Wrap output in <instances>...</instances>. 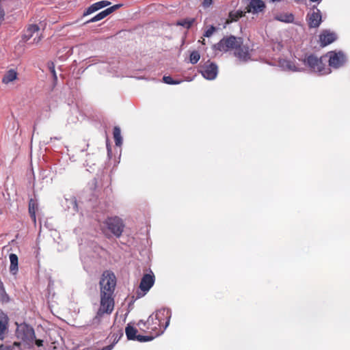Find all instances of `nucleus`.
<instances>
[{"label": "nucleus", "mask_w": 350, "mask_h": 350, "mask_svg": "<svg viewBox=\"0 0 350 350\" xmlns=\"http://www.w3.org/2000/svg\"><path fill=\"white\" fill-rule=\"evenodd\" d=\"M116 286V278L109 270L103 271L99 282L100 308L93 319V323H98L104 314H111L114 308L113 293Z\"/></svg>", "instance_id": "f257e3e1"}, {"label": "nucleus", "mask_w": 350, "mask_h": 350, "mask_svg": "<svg viewBox=\"0 0 350 350\" xmlns=\"http://www.w3.org/2000/svg\"><path fill=\"white\" fill-rule=\"evenodd\" d=\"M304 64L308 66L312 72H316L319 75H325L331 73V68L325 64L324 56L318 57L313 54H310L305 57Z\"/></svg>", "instance_id": "f03ea898"}, {"label": "nucleus", "mask_w": 350, "mask_h": 350, "mask_svg": "<svg viewBox=\"0 0 350 350\" xmlns=\"http://www.w3.org/2000/svg\"><path fill=\"white\" fill-rule=\"evenodd\" d=\"M16 336L17 338L23 341L21 343L22 350L26 347L31 348L33 346L35 339V332L33 328L27 323H16Z\"/></svg>", "instance_id": "7ed1b4c3"}, {"label": "nucleus", "mask_w": 350, "mask_h": 350, "mask_svg": "<svg viewBox=\"0 0 350 350\" xmlns=\"http://www.w3.org/2000/svg\"><path fill=\"white\" fill-rule=\"evenodd\" d=\"M103 230L107 234L106 230L110 232L117 238L120 237L124 230V224L122 219L118 217H107L103 223Z\"/></svg>", "instance_id": "20e7f679"}, {"label": "nucleus", "mask_w": 350, "mask_h": 350, "mask_svg": "<svg viewBox=\"0 0 350 350\" xmlns=\"http://www.w3.org/2000/svg\"><path fill=\"white\" fill-rule=\"evenodd\" d=\"M241 39L237 38L234 36L223 38L219 42L213 46L215 51L226 52L230 49H234L241 44Z\"/></svg>", "instance_id": "39448f33"}, {"label": "nucleus", "mask_w": 350, "mask_h": 350, "mask_svg": "<svg viewBox=\"0 0 350 350\" xmlns=\"http://www.w3.org/2000/svg\"><path fill=\"white\" fill-rule=\"evenodd\" d=\"M326 60L328 58L329 68H339L342 66L346 62V56L345 53L341 51H331L326 53L324 56Z\"/></svg>", "instance_id": "423d86ee"}, {"label": "nucleus", "mask_w": 350, "mask_h": 350, "mask_svg": "<svg viewBox=\"0 0 350 350\" xmlns=\"http://www.w3.org/2000/svg\"><path fill=\"white\" fill-rule=\"evenodd\" d=\"M199 72L204 79L212 81L218 75V66L215 62L207 60L200 65Z\"/></svg>", "instance_id": "0eeeda50"}, {"label": "nucleus", "mask_w": 350, "mask_h": 350, "mask_svg": "<svg viewBox=\"0 0 350 350\" xmlns=\"http://www.w3.org/2000/svg\"><path fill=\"white\" fill-rule=\"evenodd\" d=\"M171 317L172 311L167 308H163L155 312V320L157 321V325H161L162 321L165 319L166 320L165 325L163 326V329L161 331V334L169 326Z\"/></svg>", "instance_id": "6e6552de"}, {"label": "nucleus", "mask_w": 350, "mask_h": 350, "mask_svg": "<svg viewBox=\"0 0 350 350\" xmlns=\"http://www.w3.org/2000/svg\"><path fill=\"white\" fill-rule=\"evenodd\" d=\"M306 20L310 28H317L322 22V15L321 11L314 5L312 11L308 13Z\"/></svg>", "instance_id": "1a4fd4ad"}, {"label": "nucleus", "mask_w": 350, "mask_h": 350, "mask_svg": "<svg viewBox=\"0 0 350 350\" xmlns=\"http://www.w3.org/2000/svg\"><path fill=\"white\" fill-rule=\"evenodd\" d=\"M338 38V35L336 32L330 29H323L319 35V42L321 46H326Z\"/></svg>", "instance_id": "9d476101"}, {"label": "nucleus", "mask_w": 350, "mask_h": 350, "mask_svg": "<svg viewBox=\"0 0 350 350\" xmlns=\"http://www.w3.org/2000/svg\"><path fill=\"white\" fill-rule=\"evenodd\" d=\"M122 6V4H116L111 7H109L106 8L105 10L101 11L100 12L98 13L96 15H95L94 17L91 18L90 20L87 21L85 23H95L97 21H99L114 11L117 10L120 8Z\"/></svg>", "instance_id": "9b49d317"}, {"label": "nucleus", "mask_w": 350, "mask_h": 350, "mask_svg": "<svg viewBox=\"0 0 350 350\" xmlns=\"http://www.w3.org/2000/svg\"><path fill=\"white\" fill-rule=\"evenodd\" d=\"M154 275L152 273H146L142 278L139 284V288L142 291L146 293L152 288V286L154 285Z\"/></svg>", "instance_id": "f8f14e48"}, {"label": "nucleus", "mask_w": 350, "mask_h": 350, "mask_svg": "<svg viewBox=\"0 0 350 350\" xmlns=\"http://www.w3.org/2000/svg\"><path fill=\"white\" fill-rule=\"evenodd\" d=\"M249 7L250 8V12L252 14H256L260 12H262L266 5L263 1L262 0H249Z\"/></svg>", "instance_id": "ddd939ff"}, {"label": "nucleus", "mask_w": 350, "mask_h": 350, "mask_svg": "<svg viewBox=\"0 0 350 350\" xmlns=\"http://www.w3.org/2000/svg\"><path fill=\"white\" fill-rule=\"evenodd\" d=\"M280 67L285 71L301 72L302 68H297L294 62L288 59H282L279 62Z\"/></svg>", "instance_id": "4468645a"}, {"label": "nucleus", "mask_w": 350, "mask_h": 350, "mask_svg": "<svg viewBox=\"0 0 350 350\" xmlns=\"http://www.w3.org/2000/svg\"><path fill=\"white\" fill-rule=\"evenodd\" d=\"M40 28L37 25H30L25 31L23 35V40L25 42L29 40L35 33H39Z\"/></svg>", "instance_id": "2eb2a0df"}, {"label": "nucleus", "mask_w": 350, "mask_h": 350, "mask_svg": "<svg viewBox=\"0 0 350 350\" xmlns=\"http://www.w3.org/2000/svg\"><path fill=\"white\" fill-rule=\"evenodd\" d=\"M294 19L295 17L292 13H278L274 16V20L285 23H291Z\"/></svg>", "instance_id": "dca6fc26"}, {"label": "nucleus", "mask_w": 350, "mask_h": 350, "mask_svg": "<svg viewBox=\"0 0 350 350\" xmlns=\"http://www.w3.org/2000/svg\"><path fill=\"white\" fill-rule=\"evenodd\" d=\"M8 317L5 313L0 310V338L3 339L5 332L7 329Z\"/></svg>", "instance_id": "f3484780"}, {"label": "nucleus", "mask_w": 350, "mask_h": 350, "mask_svg": "<svg viewBox=\"0 0 350 350\" xmlns=\"http://www.w3.org/2000/svg\"><path fill=\"white\" fill-rule=\"evenodd\" d=\"M10 266V271L12 274L15 275L18 269V258L16 254H10L9 256Z\"/></svg>", "instance_id": "a211bd4d"}, {"label": "nucleus", "mask_w": 350, "mask_h": 350, "mask_svg": "<svg viewBox=\"0 0 350 350\" xmlns=\"http://www.w3.org/2000/svg\"><path fill=\"white\" fill-rule=\"evenodd\" d=\"M137 329L131 323H128L125 328V334L129 340H135L138 334Z\"/></svg>", "instance_id": "6ab92c4d"}, {"label": "nucleus", "mask_w": 350, "mask_h": 350, "mask_svg": "<svg viewBox=\"0 0 350 350\" xmlns=\"http://www.w3.org/2000/svg\"><path fill=\"white\" fill-rule=\"evenodd\" d=\"M17 77V72L14 69H10L8 70L2 78V82L5 84H8L12 82Z\"/></svg>", "instance_id": "aec40b11"}, {"label": "nucleus", "mask_w": 350, "mask_h": 350, "mask_svg": "<svg viewBox=\"0 0 350 350\" xmlns=\"http://www.w3.org/2000/svg\"><path fill=\"white\" fill-rule=\"evenodd\" d=\"M113 135L116 146H120L122 144V137L121 136V130L118 126L113 128Z\"/></svg>", "instance_id": "412c9836"}, {"label": "nucleus", "mask_w": 350, "mask_h": 350, "mask_svg": "<svg viewBox=\"0 0 350 350\" xmlns=\"http://www.w3.org/2000/svg\"><path fill=\"white\" fill-rule=\"evenodd\" d=\"M234 49L236 50L234 53L235 55L240 59L245 61L249 58L248 51L241 48V45Z\"/></svg>", "instance_id": "4be33fe9"}, {"label": "nucleus", "mask_w": 350, "mask_h": 350, "mask_svg": "<svg viewBox=\"0 0 350 350\" xmlns=\"http://www.w3.org/2000/svg\"><path fill=\"white\" fill-rule=\"evenodd\" d=\"M68 209H72L74 212L78 211V206L77 199L74 196H70L69 198H65Z\"/></svg>", "instance_id": "5701e85b"}, {"label": "nucleus", "mask_w": 350, "mask_h": 350, "mask_svg": "<svg viewBox=\"0 0 350 350\" xmlns=\"http://www.w3.org/2000/svg\"><path fill=\"white\" fill-rule=\"evenodd\" d=\"M0 350H22L21 342H14L12 345H1Z\"/></svg>", "instance_id": "b1692460"}, {"label": "nucleus", "mask_w": 350, "mask_h": 350, "mask_svg": "<svg viewBox=\"0 0 350 350\" xmlns=\"http://www.w3.org/2000/svg\"><path fill=\"white\" fill-rule=\"evenodd\" d=\"M194 18H184L177 22V25L186 29H189L194 23Z\"/></svg>", "instance_id": "393cba45"}, {"label": "nucleus", "mask_w": 350, "mask_h": 350, "mask_svg": "<svg viewBox=\"0 0 350 350\" xmlns=\"http://www.w3.org/2000/svg\"><path fill=\"white\" fill-rule=\"evenodd\" d=\"M36 202L33 199H31L29 202V213L30 217L34 221H36Z\"/></svg>", "instance_id": "a878e982"}, {"label": "nucleus", "mask_w": 350, "mask_h": 350, "mask_svg": "<svg viewBox=\"0 0 350 350\" xmlns=\"http://www.w3.org/2000/svg\"><path fill=\"white\" fill-rule=\"evenodd\" d=\"M200 59V53L198 51H193L189 55V62L196 64Z\"/></svg>", "instance_id": "bb28decb"}, {"label": "nucleus", "mask_w": 350, "mask_h": 350, "mask_svg": "<svg viewBox=\"0 0 350 350\" xmlns=\"http://www.w3.org/2000/svg\"><path fill=\"white\" fill-rule=\"evenodd\" d=\"M98 10H99V9L98 8L96 4L94 3L85 9L83 14V16H88Z\"/></svg>", "instance_id": "cd10ccee"}, {"label": "nucleus", "mask_w": 350, "mask_h": 350, "mask_svg": "<svg viewBox=\"0 0 350 350\" xmlns=\"http://www.w3.org/2000/svg\"><path fill=\"white\" fill-rule=\"evenodd\" d=\"M157 321L155 320V313L152 314L149 316L148 320H147V324L148 326L152 325V327L151 329L157 328V326L161 327V325H157L156 323Z\"/></svg>", "instance_id": "c85d7f7f"}, {"label": "nucleus", "mask_w": 350, "mask_h": 350, "mask_svg": "<svg viewBox=\"0 0 350 350\" xmlns=\"http://www.w3.org/2000/svg\"><path fill=\"white\" fill-rule=\"evenodd\" d=\"M243 16L242 11L237 10L235 12H230L229 13V18L232 21H237Z\"/></svg>", "instance_id": "c756f323"}, {"label": "nucleus", "mask_w": 350, "mask_h": 350, "mask_svg": "<svg viewBox=\"0 0 350 350\" xmlns=\"http://www.w3.org/2000/svg\"><path fill=\"white\" fill-rule=\"evenodd\" d=\"M163 81L165 83L169 84V85H178L181 83V81L180 80H174L170 76H164L163 77Z\"/></svg>", "instance_id": "7c9ffc66"}, {"label": "nucleus", "mask_w": 350, "mask_h": 350, "mask_svg": "<svg viewBox=\"0 0 350 350\" xmlns=\"http://www.w3.org/2000/svg\"><path fill=\"white\" fill-rule=\"evenodd\" d=\"M154 336H144L138 334L135 340L140 342H146L148 341H151L154 339Z\"/></svg>", "instance_id": "2f4dec72"}, {"label": "nucleus", "mask_w": 350, "mask_h": 350, "mask_svg": "<svg viewBox=\"0 0 350 350\" xmlns=\"http://www.w3.org/2000/svg\"><path fill=\"white\" fill-rule=\"evenodd\" d=\"M216 28L213 25H211L204 33V36L206 38L211 37L215 31Z\"/></svg>", "instance_id": "473e14b6"}, {"label": "nucleus", "mask_w": 350, "mask_h": 350, "mask_svg": "<svg viewBox=\"0 0 350 350\" xmlns=\"http://www.w3.org/2000/svg\"><path fill=\"white\" fill-rule=\"evenodd\" d=\"M49 68L53 75V78L54 81L56 82L57 81V74H56V72L55 70V65H54L53 62H50L49 64Z\"/></svg>", "instance_id": "72a5a7b5"}, {"label": "nucleus", "mask_w": 350, "mask_h": 350, "mask_svg": "<svg viewBox=\"0 0 350 350\" xmlns=\"http://www.w3.org/2000/svg\"><path fill=\"white\" fill-rule=\"evenodd\" d=\"M99 10L105 8L109 5H111V2L106 0L100 1L95 3Z\"/></svg>", "instance_id": "f704fd0d"}, {"label": "nucleus", "mask_w": 350, "mask_h": 350, "mask_svg": "<svg viewBox=\"0 0 350 350\" xmlns=\"http://www.w3.org/2000/svg\"><path fill=\"white\" fill-rule=\"evenodd\" d=\"M104 70H107L108 72H111V70H109V65L107 63L103 62L99 65V70L101 73H104Z\"/></svg>", "instance_id": "c9c22d12"}, {"label": "nucleus", "mask_w": 350, "mask_h": 350, "mask_svg": "<svg viewBox=\"0 0 350 350\" xmlns=\"http://www.w3.org/2000/svg\"><path fill=\"white\" fill-rule=\"evenodd\" d=\"M123 336L122 332L120 333V336L118 334H113V337L114 338V339H113V342L112 343H114V345L116 344L118 342V340H120V338H121V336Z\"/></svg>", "instance_id": "e433bc0d"}, {"label": "nucleus", "mask_w": 350, "mask_h": 350, "mask_svg": "<svg viewBox=\"0 0 350 350\" xmlns=\"http://www.w3.org/2000/svg\"><path fill=\"white\" fill-rule=\"evenodd\" d=\"M213 3V0H204L202 1V6L204 8H208Z\"/></svg>", "instance_id": "4c0bfd02"}, {"label": "nucleus", "mask_w": 350, "mask_h": 350, "mask_svg": "<svg viewBox=\"0 0 350 350\" xmlns=\"http://www.w3.org/2000/svg\"><path fill=\"white\" fill-rule=\"evenodd\" d=\"M36 344L38 347H42L43 345V340L41 339H36L35 338L33 344Z\"/></svg>", "instance_id": "58836bf2"}, {"label": "nucleus", "mask_w": 350, "mask_h": 350, "mask_svg": "<svg viewBox=\"0 0 350 350\" xmlns=\"http://www.w3.org/2000/svg\"><path fill=\"white\" fill-rule=\"evenodd\" d=\"M114 347V343H111L109 345H107L105 347H103L102 349H100V350H112L113 348Z\"/></svg>", "instance_id": "ea45409f"}, {"label": "nucleus", "mask_w": 350, "mask_h": 350, "mask_svg": "<svg viewBox=\"0 0 350 350\" xmlns=\"http://www.w3.org/2000/svg\"><path fill=\"white\" fill-rule=\"evenodd\" d=\"M40 40H41L40 36H38V34H36V36L33 38L32 43L37 44L40 41Z\"/></svg>", "instance_id": "a19ab883"}, {"label": "nucleus", "mask_w": 350, "mask_h": 350, "mask_svg": "<svg viewBox=\"0 0 350 350\" xmlns=\"http://www.w3.org/2000/svg\"><path fill=\"white\" fill-rule=\"evenodd\" d=\"M0 300H1L2 301H6L8 300V297L6 294L5 295H0Z\"/></svg>", "instance_id": "79ce46f5"}, {"label": "nucleus", "mask_w": 350, "mask_h": 350, "mask_svg": "<svg viewBox=\"0 0 350 350\" xmlns=\"http://www.w3.org/2000/svg\"><path fill=\"white\" fill-rule=\"evenodd\" d=\"M141 324H142V325H148V324H147V321H146V322H145V321H144L143 320H140V321H139L138 325H141Z\"/></svg>", "instance_id": "37998d69"}, {"label": "nucleus", "mask_w": 350, "mask_h": 350, "mask_svg": "<svg viewBox=\"0 0 350 350\" xmlns=\"http://www.w3.org/2000/svg\"><path fill=\"white\" fill-rule=\"evenodd\" d=\"M282 0H270V1L275 3V2H280Z\"/></svg>", "instance_id": "c03bdc74"}, {"label": "nucleus", "mask_w": 350, "mask_h": 350, "mask_svg": "<svg viewBox=\"0 0 350 350\" xmlns=\"http://www.w3.org/2000/svg\"><path fill=\"white\" fill-rule=\"evenodd\" d=\"M310 1H312V2H321L322 0H310Z\"/></svg>", "instance_id": "a18cd8bd"}, {"label": "nucleus", "mask_w": 350, "mask_h": 350, "mask_svg": "<svg viewBox=\"0 0 350 350\" xmlns=\"http://www.w3.org/2000/svg\"><path fill=\"white\" fill-rule=\"evenodd\" d=\"M107 152H108V154H109L111 153V149L107 146Z\"/></svg>", "instance_id": "49530a36"}, {"label": "nucleus", "mask_w": 350, "mask_h": 350, "mask_svg": "<svg viewBox=\"0 0 350 350\" xmlns=\"http://www.w3.org/2000/svg\"><path fill=\"white\" fill-rule=\"evenodd\" d=\"M3 288V283L0 281V288Z\"/></svg>", "instance_id": "de8ad7c7"}, {"label": "nucleus", "mask_w": 350, "mask_h": 350, "mask_svg": "<svg viewBox=\"0 0 350 350\" xmlns=\"http://www.w3.org/2000/svg\"><path fill=\"white\" fill-rule=\"evenodd\" d=\"M301 0H295V2L299 3Z\"/></svg>", "instance_id": "09e8293b"}]
</instances>
